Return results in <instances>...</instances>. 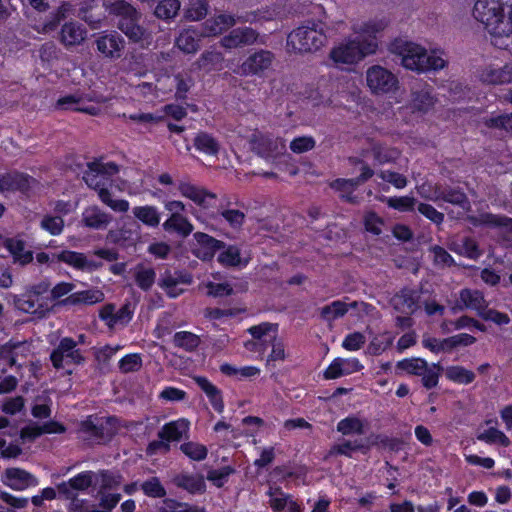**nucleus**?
<instances>
[{
	"label": "nucleus",
	"instance_id": "obj_25",
	"mask_svg": "<svg viewBox=\"0 0 512 512\" xmlns=\"http://www.w3.org/2000/svg\"><path fill=\"white\" fill-rule=\"evenodd\" d=\"M196 246L194 254L203 260L211 259L219 248V241L205 233H195Z\"/></svg>",
	"mask_w": 512,
	"mask_h": 512
},
{
	"label": "nucleus",
	"instance_id": "obj_3",
	"mask_svg": "<svg viewBox=\"0 0 512 512\" xmlns=\"http://www.w3.org/2000/svg\"><path fill=\"white\" fill-rule=\"evenodd\" d=\"M399 54L403 67L417 73L437 71L447 65V61L438 55L437 51L432 50L428 53L425 48L411 42L404 43Z\"/></svg>",
	"mask_w": 512,
	"mask_h": 512
},
{
	"label": "nucleus",
	"instance_id": "obj_37",
	"mask_svg": "<svg viewBox=\"0 0 512 512\" xmlns=\"http://www.w3.org/2000/svg\"><path fill=\"white\" fill-rule=\"evenodd\" d=\"M251 260L250 252L241 253L236 245H226V267L245 268Z\"/></svg>",
	"mask_w": 512,
	"mask_h": 512
},
{
	"label": "nucleus",
	"instance_id": "obj_60",
	"mask_svg": "<svg viewBox=\"0 0 512 512\" xmlns=\"http://www.w3.org/2000/svg\"><path fill=\"white\" fill-rule=\"evenodd\" d=\"M442 199L447 203H451L461 207L468 204L467 195L458 188L444 189L442 192Z\"/></svg>",
	"mask_w": 512,
	"mask_h": 512
},
{
	"label": "nucleus",
	"instance_id": "obj_35",
	"mask_svg": "<svg viewBox=\"0 0 512 512\" xmlns=\"http://www.w3.org/2000/svg\"><path fill=\"white\" fill-rule=\"evenodd\" d=\"M132 273L137 286L142 290H149L155 282L156 273L154 269L145 264L136 265Z\"/></svg>",
	"mask_w": 512,
	"mask_h": 512
},
{
	"label": "nucleus",
	"instance_id": "obj_9",
	"mask_svg": "<svg viewBox=\"0 0 512 512\" xmlns=\"http://www.w3.org/2000/svg\"><path fill=\"white\" fill-rule=\"evenodd\" d=\"M50 359L55 369H64L67 374L72 373L71 365H79L84 361L76 341L69 337L60 340L58 346L52 351Z\"/></svg>",
	"mask_w": 512,
	"mask_h": 512
},
{
	"label": "nucleus",
	"instance_id": "obj_52",
	"mask_svg": "<svg viewBox=\"0 0 512 512\" xmlns=\"http://www.w3.org/2000/svg\"><path fill=\"white\" fill-rule=\"evenodd\" d=\"M248 333L255 339L270 340L273 335H277L278 324L262 322L247 329Z\"/></svg>",
	"mask_w": 512,
	"mask_h": 512
},
{
	"label": "nucleus",
	"instance_id": "obj_27",
	"mask_svg": "<svg viewBox=\"0 0 512 512\" xmlns=\"http://www.w3.org/2000/svg\"><path fill=\"white\" fill-rule=\"evenodd\" d=\"M203 36L196 28L189 27L184 29L176 38V46L184 53H195L199 49V41Z\"/></svg>",
	"mask_w": 512,
	"mask_h": 512
},
{
	"label": "nucleus",
	"instance_id": "obj_48",
	"mask_svg": "<svg viewBox=\"0 0 512 512\" xmlns=\"http://www.w3.org/2000/svg\"><path fill=\"white\" fill-rule=\"evenodd\" d=\"M122 482V477L109 471L96 472V484H99V493L117 488Z\"/></svg>",
	"mask_w": 512,
	"mask_h": 512
},
{
	"label": "nucleus",
	"instance_id": "obj_18",
	"mask_svg": "<svg viewBox=\"0 0 512 512\" xmlns=\"http://www.w3.org/2000/svg\"><path fill=\"white\" fill-rule=\"evenodd\" d=\"M6 486L16 491H22L38 484L37 479L29 472L20 468H8L1 477Z\"/></svg>",
	"mask_w": 512,
	"mask_h": 512
},
{
	"label": "nucleus",
	"instance_id": "obj_7",
	"mask_svg": "<svg viewBox=\"0 0 512 512\" xmlns=\"http://www.w3.org/2000/svg\"><path fill=\"white\" fill-rule=\"evenodd\" d=\"M49 289L50 284L47 281L31 285L24 293L13 295V304L20 312L31 314L38 319L44 318L50 309L43 298V294L48 292Z\"/></svg>",
	"mask_w": 512,
	"mask_h": 512
},
{
	"label": "nucleus",
	"instance_id": "obj_42",
	"mask_svg": "<svg viewBox=\"0 0 512 512\" xmlns=\"http://www.w3.org/2000/svg\"><path fill=\"white\" fill-rule=\"evenodd\" d=\"M348 305L341 301L335 300L328 305H325L320 310V316L327 322H332L340 317H343L348 312Z\"/></svg>",
	"mask_w": 512,
	"mask_h": 512
},
{
	"label": "nucleus",
	"instance_id": "obj_4",
	"mask_svg": "<svg viewBox=\"0 0 512 512\" xmlns=\"http://www.w3.org/2000/svg\"><path fill=\"white\" fill-rule=\"evenodd\" d=\"M275 60V55L266 49H251L237 61L234 59L226 60V68L233 73L244 77H264L265 73L271 68Z\"/></svg>",
	"mask_w": 512,
	"mask_h": 512
},
{
	"label": "nucleus",
	"instance_id": "obj_54",
	"mask_svg": "<svg viewBox=\"0 0 512 512\" xmlns=\"http://www.w3.org/2000/svg\"><path fill=\"white\" fill-rule=\"evenodd\" d=\"M180 450L191 460L201 461L207 456L206 446L197 442H186L181 444Z\"/></svg>",
	"mask_w": 512,
	"mask_h": 512
},
{
	"label": "nucleus",
	"instance_id": "obj_22",
	"mask_svg": "<svg viewBox=\"0 0 512 512\" xmlns=\"http://www.w3.org/2000/svg\"><path fill=\"white\" fill-rule=\"evenodd\" d=\"M93 98L90 96H83L80 93L65 95L57 100L56 107L62 110H73L79 112H85L90 115H97L99 109L94 106H86V101H92Z\"/></svg>",
	"mask_w": 512,
	"mask_h": 512
},
{
	"label": "nucleus",
	"instance_id": "obj_38",
	"mask_svg": "<svg viewBox=\"0 0 512 512\" xmlns=\"http://www.w3.org/2000/svg\"><path fill=\"white\" fill-rule=\"evenodd\" d=\"M166 231H175L182 237H187L193 231V225L183 215L169 216L163 223Z\"/></svg>",
	"mask_w": 512,
	"mask_h": 512
},
{
	"label": "nucleus",
	"instance_id": "obj_12",
	"mask_svg": "<svg viewBox=\"0 0 512 512\" xmlns=\"http://www.w3.org/2000/svg\"><path fill=\"white\" fill-rule=\"evenodd\" d=\"M333 89L324 78L316 84L307 85L302 93L303 100L314 108L328 107L332 103Z\"/></svg>",
	"mask_w": 512,
	"mask_h": 512
},
{
	"label": "nucleus",
	"instance_id": "obj_43",
	"mask_svg": "<svg viewBox=\"0 0 512 512\" xmlns=\"http://www.w3.org/2000/svg\"><path fill=\"white\" fill-rule=\"evenodd\" d=\"M181 7L179 0H161L155 7L154 15L163 20H171L176 17Z\"/></svg>",
	"mask_w": 512,
	"mask_h": 512
},
{
	"label": "nucleus",
	"instance_id": "obj_56",
	"mask_svg": "<svg viewBox=\"0 0 512 512\" xmlns=\"http://www.w3.org/2000/svg\"><path fill=\"white\" fill-rule=\"evenodd\" d=\"M40 227L51 235L56 236L62 233L64 221L60 216L45 215L40 222Z\"/></svg>",
	"mask_w": 512,
	"mask_h": 512
},
{
	"label": "nucleus",
	"instance_id": "obj_63",
	"mask_svg": "<svg viewBox=\"0 0 512 512\" xmlns=\"http://www.w3.org/2000/svg\"><path fill=\"white\" fill-rule=\"evenodd\" d=\"M383 219L377 215L376 212L370 211L364 216V228L367 232L378 236L382 233L381 226Z\"/></svg>",
	"mask_w": 512,
	"mask_h": 512
},
{
	"label": "nucleus",
	"instance_id": "obj_49",
	"mask_svg": "<svg viewBox=\"0 0 512 512\" xmlns=\"http://www.w3.org/2000/svg\"><path fill=\"white\" fill-rule=\"evenodd\" d=\"M197 150L207 155H215L220 148L219 143L207 133H199L194 139Z\"/></svg>",
	"mask_w": 512,
	"mask_h": 512
},
{
	"label": "nucleus",
	"instance_id": "obj_20",
	"mask_svg": "<svg viewBox=\"0 0 512 512\" xmlns=\"http://www.w3.org/2000/svg\"><path fill=\"white\" fill-rule=\"evenodd\" d=\"M177 189L183 197H186L193 201L196 205L203 209H207L215 203L216 199L213 194H210L199 188L197 186L192 185L188 182H180L177 185Z\"/></svg>",
	"mask_w": 512,
	"mask_h": 512
},
{
	"label": "nucleus",
	"instance_id": "obj_44",
	"mask_svg": "<svg viewBox=\"0 0 512 512\" xmlns=\"http://www.w3.org/2000/svg\"><path fill=\"white\" fill-rule=\"evenodd\" d=\"M480 224L492 228H504L512 232V218L505 215L483 213L480 215Z\"/></svg>",
	"mask_w": 512,
	"mask_h": 512
},
{
	"label": "nucleus",
	"instance_id": "obj_57",
	"mask_svg": "<svg viewBox=\"0 0 512 512\" xmlns=\"http://www.w3.org/2000/svg\"><path fill=\"white\" fill-rule=\"evenodd\" d=\"M174 344L178 347L184 348L185 350H193L199 344L198 337L188 331H180L174 335Z\"/></svg>",
	"mask_w": 512,
	"mask_h": 512
},
{
	"label": "nucleus",
	"instance_id": "obj_40",
	"mask_svg": "<svg viewBox=\"0 0 512 512\" xmlns=\"http://www.w3.org/2000/svg\"><path fill=\"white\" fill-rule=\"evenodd\" d=\"M330 187L341 193V198L348 202L355 204L357 202L354 191L357 188L354 181L351 179L337 178L330 183Z\"/></svg>",
	"mask_w": 512,
	"mask_h": 512
},
{
	"label": "nucleus",
	"instance_id": "obj_50",
	"mask_svg": "<svg viewBox=\"0 0 512 512\" xmlns=\"http://www.w3.org/2000/svg\"><path fill=\"white\" fill-rule=\"evenodd\" d=\"M435 103V99L429 90L415 91L412 94V107L420 112L429 111Z\"/></svg>",
	"mask_w": 512,
	"mask_h": 512
},
{
	"label": "nucleus",
	"instance_id": "obj_32",
	"mask_svg": "<svg viewBox=\"0 0 512 512\" xmlns=\"http://www.w3.org/2000/svg\"><path fill=\"white\" fill-rule=\"evenodd\" d=\"M445 377L455 384L468 385L474 382L476 375L472 370L461 365H451L446 367Z\"/></svg>",
	"mask_w": 512,
	"mask_h": 512
},
{
	"label": "nucleus",
	"instance_id": "obj_14",
	"mask_svg": "<svg viewBox=\"0 0 512 512\" xmlns=\"http://www.w3.org/2000/svg\"><path fill=\"white\" fill-rule=\"evenodd\" d=\"M52 260L63 262L66 265L83 272H92L102 266L101 262L90 258L88 255L71 250H62L59 253H54L52 255Z\"/></svg>",
	"mask_w": 512,
	"mask_h": 512
},
{
	"label": "nucleus",
	"instance_id": "obj_41",
	"mask_svg": "<svg viewBox=\"0 0 512 512\" xmlns=\"http://www.w3.org/2000/svg\"><path fill=\"white\" fill-rule=\"evenodd\" d=\"M427 364V361L423 358L411 357L398 361L396 368L409 375L420 376L425 372Z\"/></svg>",
	"mask_w": 512,
	"mask_h": 512
},
{
	"label": "nucleus",
	"instance_id": "obj_17",
	"mask_svg": "<svg viewBox=\"0 0 512 512\" xmlns=\"http://www.w3.org/2000/svg\"><path fill=\"white\" fill-rule=\"evenodd\" d=\"M97 50L105 57L116 59L121 56L125 40L117 32H110L96 39Z\"/></svg>",
	"mask_w": 512,
	"mask_h": 512
},
{
	"label": "nucleus",
	"instance_id": "obj_61",
	"mask_svg": "<svg viewBox=\"0 0 512 512\" xmlns=\"http://www.w3.org/2000/svg\"><path fill=\"white\" fill-rule=\"evenodd\" d=\"M315 145L316 142L312 136H300L290 142V149L294 153L301 154L312 150Z\"/></svg>",
	"mask_w": 512,
	"mask_h": 512
},
{
	"label": "nucleus",
	"instance_id": "obj_15",
	"mask_svg": "<svg viewBox=\"0 0 512 512\" xmlns=\"http://www.w3.org/2000/svg\"><path fill=\"white\" fill-rule=\"evenodd\" d=\"M421 289L405 286L393 297V308L407 315H413L420 309Z\"/></svg>",
	"mask_w": 512,
	"mask_h": 512
},
{
	"label": "nucleus",
	"instance_id": "obj_51",
	"mask_svg": "<svg viewBox=\"0 0 512 512\" xmlns=\"http://www.w3.org/2000/svg\"><path fill=\"white\" fill-rule=\"evenodd\" d=\"M477 438L478 440L484 441L488 444H499L503 447H508L511 443L510 439L504 432L494 427L484 430Z\"/></svg>",
	"mask_w": 512,
	"mask_h": 512
},
{
	"label": "nucleus",
	"instance_id": "obj_10",
	"mask_svg": "<svg viewBox=\"0 0 512 512\" xmlns=\"http://www.w3.org/2000/svg\"><path fill=\"white\" fill-rule=\"evenodd\" d=\"M367 85L374 94L395 92L398 88V78L388 69L374 65L366 72Z\"/></svg>",
	"mask_w": 512,
	"mask_h": 512
},
{
	"label": "nucleus",
	"instance_id": "obj_53",
	"mask_svg": "<svg viewBox=\"0 0 512 512\" xmlns=\"http://www.w3.org/2000/svg\"><path fill=\"white\" fill-rule=\"evenodd\" d=\"M386 204L399 212H411L415 209L416 200L412 196H392L387 198Z\"/></svg>",
	"mask_w": 512,
	"mask_h": 512
},
{
	"label": "nucleus",
	"instance_id": "obj_23",
	"mask_svg": "<svg viewBox=\"0 0 512 512\" xmlns=\"http://www.w3.org/2000/svg\"><path fill=\"white\" fill-rule=\"evenodd\" d=\"M83 224L92 229H105L111 222V216L96 205L85 208L82 212Z\"/></svg>",
	"mask_w": 512,
	"mask_h": 512
},
{
	"label": "nucleus",
	"instance_id": "obj_6",
	"mask_svg": "<svg viewBox=\"0 0 512 512\" xmlns=\"http://www.w3.org/2000/svg\"><path fill=\"white\" fill-rule=\"evenodd\" d=\"M110 14L119 17L118 28L133 42H139L145 29L139 25L141 13L124 0H114L105 4Z\"/></svg>",
	"mask_w": 512,
	"mask_h": 512
},
{
	"label": "nucleus",
	"instance_id": "obj_16",
	"mask_svg": "<svg viewBox=\"0 0 512 512\" xmlns=\"http://www.w3.org/2000/svg\"><path fill=\"white\" fill-rule=\"evenodd\" d=\"M363 369L364 365L356 357H336L324 370L323 378L326 380H334L342 376H347L356 372H360Z\"/></svg>",
	"mask_w": 512,
	"mask_h": 512
},
{
	"label": "nucleus",
	"instance_id": "obj_31",
	"mask_svg": "<svg viewBox=\"0 0 512 512\" xmlns=\"http://www.w3.org/2000/svg\"><path fill=\"white\" fill-rule=\"evenodd\" d=\"M65 428L62 424L50 421L43 425L33 424L24 428L21 432L23 438H36L42 434L63 433Z\"/></svg>",
	"mask_w": 512,
	"mask_h": 512
},
{
	"label": "nucleus",
	"instance_id": "obj_5",
	"mask_svg": "<svg viewBox=\"0 0 512 512\" xmlns=\"http://www.w3.org/2000/svg\"><path fill=\"white\" fill-rule=\"evenodd\" d=\"M326 40L322 29L315 22H308L289 33L286 45L289 51L304 54L318 51Z\"/></svg>",
	"mask_w": 512,
	"mask_h": 512
},
{
	"label": "nucleus",
	"instance_id": "obj_2",
	"mask_svg": "<svg viewBox=\"0 0 512 512\" xmlns=\"http://www.w3.org/2000/svg\"><path fill=\"white\" fill-rule=\"evenodd\" d=\"M119 172L118 166L113 162H92L88 165L83 179L94 189L100 201L115 212L125 213L130 204L125 199H114L110 187L114 185L112 177Z\"/></svg>",
	"mask_w": 512,
	"mask_h": 512
},
{
	"label": "nucleus",
	"instance_id": "obj_11",
	"mask_svg": "<svg viewBox=\"0 0 512 512\" xmlns=\"http://www.w3.org/2000/svg\"><path fill=\"white\" fill-rule=\"evenodd\" d=\"M134 308L131 303H125L118 310L114 304H106L99 311V318L105 325L114 329L126 326L132 319Z\"/></svg>",
	"mask_w": 512,
	"mask_h": 512
},
{
	"label": "nucleus",
	"instance_id": "obj_64",
	"mask_svg": "<svg viewBox=\"0 0 512 512\" xmlns=\"http://www.w3.org/2000/svg\"><path fill=\"white\" fill-rule=\"evenodd\" d=\"M202 287L209 297L218 298L224 295V283L220 274L213 276V280L207 281Z\"/></svg>",
	"mask_w": 512,
	"mask_h": 512
},
{
	"label": "nucleus",
	"instance_id": "obj_55",
	"mask_svg": "<svg viewBox=\"0 0 512 512\" xmlns=\"http://www.w3.org/2000/svg\"><path fill=\"white\" fill-rule=\"evenodd\" d=\"M252 149L262 157H268L274 150L273 141L263 135L254 136L251 140Z\"/></svg>",
	"mask_w": 512,
	"mask_h": 512
},
{
	"label": "nucleus",
	"instance_id": "obj_8",
	"mask_svg": "<svg viewBox=\"0 0 512 512\" xmlns=\"http://www.w3.org/2000/svg\"><path fill=\"white\" fill-rule=\"evenodd\" d=\"M378 43L375 39H363L362 35L334 47L330 58L335 63L355 64L376 52Z\"/></svg>",
	"mask_w": 512,
	"mask_h": 512
},
{
	"label": "nucleus",
	"instance_id": "obj_62",
	"mask_svg": "<svg viewBox=\"0 0 512 512\" xmlns=\"http://www.w3.org/2000/svg\"><path fill=\"white\" fill-rule=\"evenodd\" d=\"M142 366V359L139 354H127L119 361V369L123 373L138 371Z\"/></svg>",
	"mask_w": 512,
	"mask_h": 512
},
{
	"label": "nucleus",
	"instance_id": "obj_39",
	"mask_svg": "<svg viewBox=\"0 0 512 512\" xmlns=\"http://www.w3.org/2000/svg\"><path fill=\"white\" fill-rule=\"evenodd\" d=\"M336 430L344 436L364 434V423L356 416H347L341 419Z\"/></svg>",
	"mask_w": 512,
	"mask_h": 512
},
{
	"label": "nucleus",
	"instance_id": "obj_47",
	"mask_svg": "<svg viewBox=\"0 0 512 512\" xmlns=\"http://www.w3.org/2000/svg\"><path fill=\"white\" fill-rule=\"evenodd\" d=\"M7 247L14 259L21 264H27L33 259L32 252L25 248V243L18 239H10Z\"/></svg>",
	"mask_w": 512,
	"mask_h": 512
},
{
	"label": "nucleus",
	"instance_id": "obj_26",
	"mask_svg": "<svg viewBox=\"0 0 512 512\" xmlns=\"http://www.w3.org/2000/svg\"><path fill=\"white\" fill-rule=\"evenodd\" d=\"M85 27L77 22L65 23L61 29V42L65 46L80 45L86 38Z\"/></svg>",
	"mask_w": 512,
	"mask_h": 512
},
{
	"label": "nucleus",
	"instance_id": "obj_13",
	"mask_svg": "<svg viewBox=\"0 0 512 512\" xmlns=\"http://www.w3.org/2000/svg\"><path fill=\"white\" fill-rule=\"evenodd\" d=\"M96 484V472L83 471L57 485V491L64 498H73L79 492L86 491L89 487Z\"/></svg>",
	"mask_w": 512,
	"mask_h": 512
},
{
	"label": "nucleus",
	"instance_id": "obj_58",
	"mask_svg": "<svg viewBox=\"0 0 512 512\" xmlns=\"http://www.w3.org/2000/svg\"><path fill=\"white\" fill-rule=\"evenodd\" d=\"M141 489L145 495L153 498H162L166 495V490L157 477H152L143 482Z\"/></svg>",
	"mask_w": 512,
	"mask_h": 512
},
{
	"label": "nucleus",
	"instance_id": "obj_24",
	"mask_svg": "<svg viewBox=\"0 0 512 512\" xmlns=\"http://www.w3.org/2000/svg\"><path fill=\"white\" fill-rule=\"evenodd\" d=\"M30 178L22 173L0 174V193L25 191L30 186Z\"/></svg>",
	"mask_w": 512,
	"mask_h": 512
},
{
	"label": "nucleus",
	"instance_id": "obj_33",
	"mask_svg": "<svg viewBox=\"0 0 512 512\" xmlns=\"http://www.w3.org/2000/svg\"><path fill=\"white\" fill-rule=\"evenodd\" d=\"M165 80L169 82V85H160L159 90L161 93L171 92L176 87V96L178 98H184L192 83L189 77L184 78L181 74L175 76L167 75Z\"/></svg>",
	"mask_w": 512,
	"mask_h": 512
},
{
	"label": "nucleus",
	"instance_id": "obj_45",
	"mask_svg": "<svg viewBox=\"0 0 512 512\" xmlns=\"http://www.w3.org/2000/svg\"><path fill=\"white\" fill-rule=\"evenodd\" d=\"M371 152L374 161L379 165L395 162L399 156V152L395 148L386 147L382 144H374Z\"/></svg>",
	"mask_w": 512,
	"mask_h": 512
},
{
	"label": "nucleus",
	"instance_id": "obj_46",
	"mask_svg": "<svg viewBox=\"0 0 512 512\" xmlns=\"http://www.w3.org/2000/svg\"><path fill=\"white\" fill-rule=\"evenodd\" d=\"M176 484L190 493H202L206 487L204 478L197 475H181L176 478Z\"/></svg>",
	"mask_w": 512,
	"mask_h": 512
},
{
	"label": "nucleus",
	"instance_id": "obj_28",
	"mask_svg": "<svg viewBox=\"0 0 512 512\" xmlns=\"http://www.w3.org/2000/svg\"><path fill=\"white\" fill-rule=\"evenodd\" d=\"M459 300L463 304L460 309L467 308L476 310L479 316L480 312H484L487 308L484 295L479 290L464 288L459 293Z\"/></svg>",
	"mask_w": 512,
	"mask_h": 512
},
{
	"label": "nucleus",
	"instance_id": "obj_30",
	"mask_svg": "<svg viewBox=\"0 0 512 512\" xmlns=\"http://www.w3.org/2000/svg\"><path fill=\"white\" fill-rule=\"evenodd\" d=\"M104 300V293L99 289H89L70 294L62 301L65 305H93Z\"/></svg>",
	"mask_w": 512,
	"mask_h": 512
},
{
	"label": "nucleus",
	"instance_id": "obj_29",
	"mask_svg": "<svg viewBox=\"0 0 512 512\" xmlns=\"http://www.w3.org/2000/svg\"><path fill=\"white\" fill-rule=\"evenodd\" d=\"M189 421L181 418L165 424L159 431L158 436L168 441H178L189 431Z\"/></svg>",
	"mask_w": 512,
	"mask_h": 512
},
{
	"label": "nucleus",
	"instance_id": "obj_59",
	"mask_svg": "<svg viewBox=\"0 0 512 512\" xmlns=\"http://www.w3.org/2000/svg\"><path fill=\"white\" fill-rule=\"evenodd\" d=\"M260 374V369L256 366H243L241 368H236L228 363H226V376H235L237 379H247L258 376Z\"/></svg>",
	"mask_w": 512,
	"mask_h": 512
},
{
	"label": "nucleus",
	"instance_id": "obj_36",
	"mask_svg": "<svg viewBox=\"0 0 512 512\" xmlns=\"http://www.w3.org/2000/svg\"><path fill=\"white\" fill-rule=\"evenodd\" d=\"M194 380L197 383V385L205 392V394L209 398L210 403L212 404L213 408L218 412H222L223 403H222L221 391L219 389H217L205 377L198 376V377H195Z\"/></svg>",
	"mask_w": 512,
	"mask_h": 512
},
{
	"label": "nucleus",
	"instance_id": "obj_34",
	"mask_svg": "<svg viewBox=\"0 0 512 512\" xmlns=\"http://www.w3.org/2000/svg\"><path fill=\"white\" fill-rule=\"evenodd\" d=\"M132 212L135 218L148 227H157L160 223V213L155 206H136L133 208Z\"/></svg>",
	"mask_w": 512,
	"mask_h": 512
},
{
	"label": "nucleus",
	"instance_id": "obj_1",
	"mask_svg": "<svg viewBox=\"0 0 512 512\" xmlns=\"http://www.w3.org/2000/svg\"><path fill=\"white\" fill-rule=\"evenodd\" d=\"M473 16L484 25L494 47L512 54V0H476Z\"/></svg>",
	"mask_w": 512,
	"mask_h": 512
},
{
	"label": "nucleus",
	"instance_id": "obj_19",
	"mask_svg": "<svg viewBox=\"0 0 512 512\" xmlns=\"http://www.w3.org/2000/svg\"><path fill=\"white\" fill-rule=\"evenodd\" d=\"M480 80L491 85H503L512 82V63L503 66L490 64L484 67L480 73Z\"/></svg>",
	"mask_w": 512,
	"mask_h": 512
},
{
	"label": "nucleus",
	"instance_id": "obj_21",
	"mask_svg": "<svg viewBox=\"0 0 512 512\" xmlns=\"http://www.w3.org/2000/svg\"><path fill=\"white\" fill-rule=\"evenodd\" d=\"M259 33L251 27H237L226 35V49L250 46L257 42Z\"/></svg>",
	"mask_w": 512,
	"mask_h": 512
}]
</instances>
